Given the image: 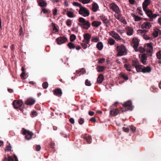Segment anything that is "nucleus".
<instances>
[{"label": "nucleus", "mask_w": 161, "mask_h": 161, "mask_svg": "<svg viewBox=\"0 0 161 161\" xmlns=\"http://www.w3.org/2000/svg\"><path fill=\"white\" fill-rule=\"evenodd\" d=\"M123 130L125 132H128L129 131V129L128 128L125 127H123Z\"/></svg>", "instance_id": "338daca9"}, {"label": "nucleus", "mask_w": 161, "mask_h": 161, "mask_svg": "<svg viewBox=\"0 0 161 161\" xmlns=\"http://www.w3.org/2000/svg\"><path fill=\"white\" fill-rule=\"evenodd\" d=\"M41 149V146L40 145H37L36 147V151H38L40 150Z\"/></svg>", "instance_id": "680f3d73"}, {"label": "nucleus", "mask_w": 161, "mask_h": 161, "mask_svg": "<svg viewBox=\"0 0 161 161\" xmlns=\"http://www.w3.org/2000/svg\"><path fill=\"white\" fill-rule=\"evenodd\" d=\"M73 5L74 6L79 7L80 8V9L82 6L80 3L75 2L73 3Z\"/></svg>", "instance_id": "a18cd8bd"}, {"label": "nucleus", "mask_w": 161, "mask_h": 161, "mask_svg": "<svg viewBox=\"0 0 161 161\" xmlns=\"http://www.w3.org/2000/svg\"><path fill=\"white\" fill-rule=\"evenodd\" d=\"M42 11L44 13H46L48 12V10L45 8H43L42 9Z\"/></svg>", "instance_id": "774afa93"}, {"label": "nucleus", "mask_w": 161, "mask_h": 161, "mask_svg": "<svg viewBox=\"0 0 161 161\" xmlns=\"http://www.w3.org/2000/svg\"><path fill=\"white\" fill-rule=\"evenodd\" d=\"M67 40V39L64 37H59L56 39L58 44H61L65 43Z\"/></svg>", "instance_id": "dca6fc26"}, {"label": "nucleus", "mask_w": 161, "mask_h": 161, "mask_svg": "<svg viewBox=\"0 0 161 161\" xmlns=\"http://www.w3.org/2000/svg\"><path fill=\"white\" fill-rule=\"evenodd\" d=\"M84 139H86L87 142L88 143H90L92 141V139L91 136L88 135L84 136L83 137Z\"/></svg>", "instance_id": "2f4dec72"}, {"label": "nucleus", "mask_w": 161, "mask_h": 161, "mask_svg": "<svg viewBox=\"0 0 161 161\" xmlns=\"http://www.w3.org/2000/svg\"><path fill=\"white\" fill-rule=\"evenodd\" d=\"M137 52H139L141 53H144L145 51V49L142 47H139L138 48L137 47Z\"/></svg>", "instance_id": "ea45409f"}, {"label": "nucleus", "mask_w": 161, "mask_h": 161, "mask_svg": "<svg viewBox=\"0 0 161 161\" xmlns=\"http://www.w3.org/2000/svg\"><path fill=\"white\" fill-rule=\"evenodd\" d=\"M130 128L133 132H134L135 131L136 128L135 127L132 125H131L130 126Z\"/></svg>", "instance_id": "052dcab7"}, {"label": "nucleus", "mask_w": 161, "mask_h": 161, "mask_svg": "<svg viewBox=\"0 0 161 161\" xmlns=\"http://www.w3.org/2000/svg\"><path fill=\"white\" fill-rule=\"evenodd\" d=\"M20 76L23 79H25L27 78L26 74H25V72H22L20 75Z\"/></svg>", "instance_id": "603ef678"}, {"label": "nucleus", "mask_w": 161, "mask_h": 161, "mask_svg": "<svg viewBox=\"0 0 161 161\" xmlns=\"http://www.w3.org/2000/svg\"><path fill=\"white\" fill-rule=\"evenodd\" d=\"M68 46L70 49H74L75 47L74 44L71 42H69L68 44Z\"/></svg>", "instance_id": "58836bf2"}, {"label": "nucleus", "mask_w": 161, "mask_h": 161, "mask_svg": "<svg viewBox=\"0 0 161 161\" xmlns=\"http://www.w3.org/2000/svg\"><path fill=\"white\" fill-rule=\"evenodd\" d=\"M119 111L118 108H111L110 111V114L113 116H115L119 113Z\"/></svg>", "instance_id": "6ab92c4d"}, {"label": "nucleus", "mask_w": 161, "mask_h": 161, "mask_svg": "<svg viewBox=\"0 0 161 161\" xmlns=\"http://www.w3.org/2000/svg\"><path fill=\"white\" fill-rule=\"evenodd\" d=\"M38 5L41 7H45L47 6V3L44 0H37Z\"/></svg>", "instance_id": "4be33fe9"}, {"label": "nucleus", "mask_w": 161, "mask_h": 161, "mask_svg": "<svg viewBox=\"0 0 161 161\" xmlns=\"http://www.w3.org/2000/svg\"><path fill=\"white\" fill-rule=\"evenodd\" d=\"M100 18L106 27H108L109 25L110 19H108L107 17L102 15L100 16Z\"/></svg>", "instance_id": "9b49d317"}, {"label": "nucleus", "mask_w": 161, "mask_h": 161, "mask_svg": "<svg viewBox=\"0 0 161 161\" xmlns=\"http://www.w3.org/2000/svg\"><path fill=\"white\" fill-rule=\"evenodd\" d=\"M91 41L92 42L96 43L99 41V38L98 37L92 36L91 38Z\"/></svg>", "instance_id": "72a5a7b5"}, {"label": "nucleus", "mask_w": 161, "mask_h": 161, "mask_svg": "<svg viewBox=\"0 0 161 161\" xmlns=\"http://www.w3.org/2000/svg\"><path fill=\"white\" fill-rule=\"evenodd\" d=\"M114 16L118 20L120 19L122 17V15L120 13V12H118V13H116V14L114 15Z\"/></svg>", "instance_id": "c9c22d12"}, {"label": "nucleus", "mask_w": 161, "mask_h": 161, "mask_svg": "<svg viewBox=\"0 0 161 161\" xmlns=\"http://www.w3.org/2000/svg\"><path fill=\"white\" fill-rule=\"evenodd\" d=\"M108 43L110 45H114L115 42V41L114 39L112 38H109L108 40Z\"/></svg>", "instance_id": "473e14b6"}, {"label": "nucleus", "mask_w": 161, "mask_h": 161, "mask_svg": "<svg viewBox=\"0 0 161 161\" xmlns=\"http://www.w3.org/2000/svg\"><path fill=\"white\" fill-rule=\"evenodd\" d=\"M105 61V59L104 58H102L100 59L99 61H98V63H103Z\"/></svg>", "instance_id": "e2e57ef3"}, {"label": "nucleus", "mask_w": 161, "mask_h": 161, "mask_svg": "<svg viewBox=\"0 0 161 161\" xmlns=\"http://www.w3.org/2000/svg\"><path fill=\"white\" fill-rule=\"evenodd\" d=\"M110 36L114 38L116 41H118L121 40V38L119 35L115 31H112L108 32Z\"/></svg>", "instance_id": "f8f14e48"}, {"label": "nucleus", "mask_w": 161, "mask_h": 161, "mask_svg": "<svg viewBox=\"0 0 161 161\" xmlns=\"http://www.w3.org/2000/svg\"><path fill=\"white\" fill-rule=\"evenodd\" d=\"M119 20H120L124 24L126 25L127 24V22H126V20L123 17L121 18L120 19H119Z\"/></svg>", "instance_id": "8fccbe9b"}, {"label": "nucleus", "mask_w": 161, "mask_h": 161, "mask_svg": "<svg viewBox=\"0 0 161 161\" xmlns=\"http://www.w3.org/2000/svg\"><path fill=\"white\" fill-rule=\"evenodd\" d=\"M126 31V34L128 36H131L133 34V29L130 27H127L125 28Z\"/></svg>", "instance_id": "5701e85b"}, {"label": "nucleus", "mask_w": 161, "mask_h": 161, "mask_svg": "<svg viewBox=\"0 0 161 161\" xmlns=\"http://www.w3.org/2000/svg\"><path fill=\"white\" fill-rule=\"evenodd\" d=\"M54 94L60 97L62 94V90L60 89H57L54 91Z\"/></svg>", "instance_id": "393cba45"}, {"label": "nucleus", "mask_w": 161, "mask_h": 161, "mask_svg": "<svg viewBox=\"0 0 161 161\" xmlns=\"http://www.w3.org/2000/svg\"><path fill=\"white\" fill-rule=\"evenodd\" d=\"M161 33V31L158 29H155L153 33V35L154 37H156L158 36V34Z\"/></svg>", "instance_id": "c85d7f7f"}, {"label": "nucleus", "mask_w": 161, "mask_h": 161, "mask_svg": "<svg viewBox=\"0 0 161 161\" xmlns=\"http://www.w3.org/2000/svg\"><path fill=\"white\" fill-rule=\"evenodd\" d=\"M147 16L151 19H153L155 18L157 16L159 15V14H153L152 11L148 8L143 10Z\"/></svg>", "instance_id": "0eeeda50"}, {"label": "nucleus", "mask_w": 161, "mask_h": 161, "mask_svg": "<svg viewBox=\"0 0 161 161\" xmlns=\"http://www.w3.org/2000/svg\"><path fill=\"white\" fill-rule=\"evenodd\" d=\"M87 44L85 42L81 43V45L82 48L85 49L87 47Z\"/></svg>", "instance_id": "3c124183"}, {"label": "nucleus", "mask_w": 161, "mask_h": 161, "mask_svg": "<svg viewBox=\"0 0 161 161\" xmlns=\"http://www.w3.org/2000/svg\"><path fill=\"white\" fill-rule=\"evenodd\" d=\"M137 11L138 13L141 15H142L143 13L142 11V8L140 7H138L137 8Z\"/></svg>", "instance_id": "de8ad7c7"}, {"label": "nucleus", "mask_w": 161, "mask_h": 161, "mask_svg": "<svg viewBox=\"0 0 161 161\" xmlns=\"http://www.w3.org/2000/svg\"><path fill=\"white\" fill-rule=\"evenodd\" d=\"M124 67L127 71H131L130 68L132 67V66L130 64H125L124 65Z\"/></svg>", "instance_id": "e433bc0d"}, {"label": "nucleus", "mask_w": 161, "mask_h": 161, "mask_svg": "<svg viewBox=\"0 0 161 161\" xmlns=\"http://www.w3.org/2000/svg\"><path fill=\"white\" fill-rule=\"evenodd\" d=\"M53 31H54L55 32H58V30L57 29V27H56L54 24H53Z\"/></svg>", "instance_id": "5fc2aeb1"}, {"label": "nucleus", "mask_w": 161, "mask_h": 161, "mask_svg": "<svg viewBox=\"0 0 161 161\" xmlns=\"http://www.w3.org/2000/svg\"><path fill=\"white\" fill-rule=\"evenodd\" d=\"M143 67L142 72L143 73H149L151 72L152 69L150 66H147L145 67L144 66Z\"/></svg>", "instance_id": "b1692460"}, {"label": "nucleus", "mask_w": 161, "mask_h": 161, "mask_svg": "<svg viewBox=\"0 0 161 161\" xmlns=\"http://www.w3.org/2000/svg\"><path fill=\"white\" fill-rule=\"evenodd\" d=\"M79 13L80 14L85 17L88 16L90 14L89 10L83 6L81 7L80 9Z\"/></svg>", "instance_id": "39448f33"}, {"label": "nucleus", "mask_w": 161, "mask_h": 161, "mask_svg": "<svg viewBox=\"0 0 161 161\" xmlns=\"http://www.w3.org/2000/svg\"><path fill=\"white\" fill-rule=\"evenodd\" d=\"M110 8L115 13L120 12L119 7L114 3H112L110 4Z\"/></svg>", "instance_id": "ddd939ff"}, {"label": "nucleus", "mask_w": 161, "mask_h": 161, "mask_svg": "<svg viewBox=\"0 0 161 161\" xmlns=\"http://www.w3.org/2000/svg\"><path fill=\"white\" fill-rule=\"evenodd\" d=\"M99 8V7L97 3L93 2L92 4V10L94 12H96Z\"/></svg>", "instance_id": "aec40b11"}, {"label": "nucleus", "mask_w": 161, "mask_h": 161, "mask_svg": "<svg viewBox=\"0 0 161 161\" xmlns=\"http://www.w3.org/2000/svg\"><path fill=\"white\" fill-rule=\"evenodd\" d=\"M156 88L154 86H152L151 88V90L152 91H156Z\"/></svg>", "instance_id": "69168bd1"}, {"label": "nucleus", "mask_w": 161, "mask_h": 161, "mask_svg": "<svg viewBox=\"0 0 161 161\" xmlns=\"http://www.w3.org/2000/svg\"><path fill=\"white\" fill-rule=\"evenodd\" d=\"M48 86V83L47 82H45L43 83L42 86L43 88L44 89H47Z\"/></svg>", "instance_id": "49530a36"}, {"label": "nucleus", "mask_w": 161, "mask_h": 161, "mask_svg": "<svg viewBox=\"0 0 161 161\" xmlns=\"http://www.w3.org/2000/svg\"><path fill=\"white\" fill-rule=\"evenodd\" d=\"M153 43L150 42L145 45V48L146 52L147 53H151L153 51Z\"/></svg>", "instance_id": "2eb2a0df"}, {"label": "nucleus", "mask_w": 161, "mask_h": 161, "mask_svg": "<svg viewBox=\"0 0 161 161\" xmlns=\"http://www.w3.org/2000/svg\"><path fill=\"white\" fill-rule=\"evenodd\" d=\"M19 35L21 36L23 35V28L21 26H20V28L19 31Z\"/></svg>", "instance_id": "bf43d9fd"}, {"label": "nucleus", "mask_w": 161, "mask_h": 161, "mask_svg": "<svg viewBox=\"0 0 161 161\" xmlns=\"http://www.w3.org/2000/svg\"><path fill=\"white\" fill-rule=\"evenodd\" d=\"M104 79V76L102 74H100L97 79V82L99 84L102 83Z\"/></svg>", "instance_id": "cd10ccee"}, {"label": "nucleus", "mask_w": 161, "mask_h": 161, "mask_svg": "<svg viewBox=\"0 0 161 161\" xmlns=\"http://www.w3.org/2000/svg\"><path fill=\"white\" fill-rule=\"evenodd\" d=\"M150 3V0H144L142 3V8L143 10L148 9V6Z\"/></svg>", "instance_id": "a211bd4d"}, {"label": "nucleus", "mask_w": 161, "mask_h": 161, "mask_svg": "<svg viewBox=\"0 0 161 161\" xmlns=\"http://www.w3.org/2000/svg\"><path fill=\"white\" fill-rule=\"evenodd\" d=\"M23 102L21 100H14L13 102V105L15 109L20 107L23 104Z\"/></svg>", "instance_id": "4468645a"}, {"label": "nucleus", "mask_w": 161, "mask_h": 161, "mask_svg": "<svg viewBox=\"0 0 161 161\" xmlns=\"http://www.w3.org/2000/svg\"><path fill=\"white\" fill-rule=\"evenodd\" d=\"M120 76L124 78L125 80H128L129 78L128 75L125 73H120Z\"/></svg>", "instance_id": "4c0bfd02"}, {"label": "nucleus", "mask_w": 161, "mask_h": 161, "mask_svg": "<svg viewBox=\"0 0 161 161\" xmlns=\"http://www.w3.org/2000/svg\"><path fill=\"white\" fill-rule=\"evenodd\" d=\"M86 71V70L83 68L81 69H80L79 70H77L76 71V72L77 73H79L80 72H82V73L83 74H84V73H85Z\"/></svg>", "instance_id": "864d4df0"}, {"label": "nucleus", "mask_w": 161, "mask_h": 161, "mask_svg": "<svg viewBox=\"0 0 161 161\" xmlns=\"http://www.w3.org/2000/svg\"><path fill=\"white\" fill-rule=\"evenodd\" d=\"M78 1L83 4L88 3L90 1V0H78Z\"/></svg>", "instance_id": "c03bdc74"}, {"label": "nucleus", "mask_w": 161, "mask_h": 161, "mask_svg": "<svg viewBox=\"0 0 161 161\" xmlns=\"http://www.w3.org/2000/svg\"><path fill=\"white\" fill-rule=\"evenodd\" d=\"M124 108H121V110L122 112L128 110H132L133 108V107L132 105V103L131 101H128L123 104Z\"/></svg>", "instance_id": "20e7f679"}, {"label": "nucleus", "mask_w": 161, "mask_h": 161, "mask_svg": "<svg viewBox=\"0 0 161 161\" xmlns=\"http://www.w3.org/2000/svg\"><path fill=\"white\" fill-rule=\"evenodd\" d=\"M83 36L84 39L82 40V42L88 44V47H89L90 46V44H89L90 39L91 37V35L88 33H86L83 35Z\"/></svg>", "instance_id": "9d476101"}, {"label": "nucleus", "mask_w": 161, "mask_h": 161, "mask_svg": "<svg viewBox=\"0 0 161 161\" xmlns=\"http://www.w3.org/2000/svg\"><path fill=\"white\" fill-rule=\"evenodd\" d=\"M84 122L83 120L81 119H80L79 120V123L80 125L82 124Z\"/></svg>", "instance_id": "0e129e2a"}, {"label": "nucleus", "mask_w": 161, "mask_h": 161, "mask_svg": "<svg viewBox=\"0 0 161 161\" xmlns=\"http://www.w3.org/2000/svg\"><path fill=\"white\" fill-rule=\"evenodd\" d=\"M157 58L158 59H161V51H159L156 53Z\"/></svg>", "instance_id": "09e8293b"}, {"label": "nucleus", "mask_w": 161, "mask_h": 161, "mask_svg": "<svg viewBox=\"0 0 161 161\" xmlns=\"http://www.w3.org/2000/svg\"><path fill=\"white\" fill-rule=\"evenodd\" d=\"M102 24L101 21H94L92 23V25L94 27H98Z\"/></svg>", "instance_id": "c756f323"}, {"label": "nucleus", "mask_w": 161, "mask_h": 161, "mask_svg": "<svg viewBox=\"0 0 161 161\" xmlns=\"http://www.w3.org/2000/svg\"><path fill=\"white\" fill-rule=\"evenodd\" d=\"M57 9L56 8H55L53 9V14L54 16H56L57 14Z\"/></svg>", "instance_id": "13d9d810"}, {"label": "nucleus", "mask_w": 161, "mask_h": 161, "mask_svg": "<svg viewBox=\"0 0 161 161\" xmlns=\"http://www.w3.org/2000/svg\"><path fill=\"white\" fill-rule=\"evenodd\" d=\"M35 99L32 98H29L27 99L25 102L26 104L27 105H32L35 103Z\"/></svg>", "instance_id": "412c9836"}, {"label": "nucleus", "mask_w": 161, "mask_h": 161, "mask_svg": "<svg viewBox=\"0 0 161 161\" xmlns=\"http://www.w3.org/2000/svg\"><path fill=\"white\" fill-rule=\"evenodd\" d=\"M139 57L141 62L143 64L146 65L147 64V57L146 54H140L139 55Z\"/></svg>", "instance_id": "6e6552de"}, {"label": "nucleus", "mask_w": 161, "mask_h": 161, "mask_svg": "<svg viewBox=\"0 0 161 161\" xmlns=\"http://www.w3.org/2000/svg\"><path fill=\"white\" fill-rule=\"evenodd\" d=\"M139 45V42L138 39L136 37L133 38L131 41V45L136 52H137V47H138Z\"/></svg>", "instance_id": "1a4fd4ad"}, {"label": "nucleus", "mask_w": 161, "mask_h": 161, "mask_svg": "<svg viewBox=\"0 0 161 161\" xmlns=\"http://www.w3.org/2000/svg\"><path fill=\"white\" fill-rule=\"evenodd\" d=\"M132 64V66L135 68L137 72H142L144 66L140 64L137 60H133Z\"/></svg>", "instance_id": "7ed1b4c3"}, {"label": "nucleus", "mask_w": 161, "mask_h": 161, "mask_svg": "<svg viewBox=\"0 0 161 161\" xmlns=\"http://www.w3.org/2000/svg\"><path fill=\"white\" fill-rule=\"evenodd\" d=\"M75 10L73 11H67V15L68 17L70 18H73L75 17L74 14Z\"/></svg>", "instance_id": "bb28decb"}, {"label": "nucleus", "mask_w": 161, "mask_h": 161, "mask_svg": "<svg viewBox=\"0 0 161 161\" xmlns=\"http://www.w3.org/2000/svg\"><path fill=\"white\" fill-rule=\"evenodd\" d=\"M152 27L150 22H146L141 25V27L142 29H149Z\"/></svg>", "instance_id": "f3484780"}, {"label": "nucleus", "mask_w": 161, "mask_h": 161, "mask_svg": "<svg viewBox=\"0 0 161 161\" xmlns=\"http://www.w3.org/2000/svg\"><path fill=\"white\" fill-rule=\"evenodd\" d=\"M11 147L10 144H8L6 146V148L5 149V151L8 152L11 151Z\"/></svg>", "instance_id": "79ce46f5"}, {"label": "nucleus", "mask_w": 161, "mask_h": 161, "mask_svg": "<svg viewBox=\"0 0 161 161\" xmlns=\"http://www.w3.org/2000/svg\"><path fill=\"white\" fill-rule=\"evenodd\" d=\"M22 133L25 135L26 139L29 140L32 138L33 134L32 132L27 130L24 128L22 129Z\"/></svg>", "instance_id": "423d86ee"}, {"label": "nucleus", "mask_w": 161, "mask_h": 161, "mask_svg": "<svg viewBox=\"0 0 161 161\" xmlns=\"http://www.w3.org/2000/svg\"><path fill=\"white\" fill-rule=\"evenodd\" d=\"M131 16L134 18L135 21H139L142 19V18L136 15L134 13H131Z\"/></svg>", "instance_id": "7c9ffc66"}, {"label": "nucleus", "mask_w": 161, "mask_h": 161, "mask_svg": "<svg viewBox=\"0 0 161 161\" xmlns=\"http://www.w3.org/2000/svg\"><path fill=\"white\" fill-rule=\"evenodd\" d=\"M103 45L101 42H99L96 45L97 48L100 51L102 50L103 49Z\"/></svg>", "instance_id": "a878e982"}, {"label": "nucleus", "mask_w": 161, "mask_h": 161, "mask_svg": "<svg viewBox=\"0 0 161 161\" xmlns=\"http://www.w3.org/2000/svg\"><path fill=\"white\" fill-rule=\"evenodd\" d=\"M117 50L118 52L117 56H122L125 55L127 53V51L125 46L122 45L117 46Z\"/></svg>", "instance_id": "f03ea898"}, {"label": "nucleus", "mask_w": 161, "mask_h": 161, "mask_svg": "<svg viewBox=\"0 0 161 161\" xmlns=\"http://www.w3.org/2000/svg\"><path fill=\"white\" fill-rule=\"evenodd\" d=\"M78 20L79 23L78 25L85 30H88L91 26V24L89 21L86 20L82 17H79Z\"/></svg>", "instance_id": "f257e3e1"}, {"label": "nucleus", "mask_w": 161, "mask_h": 161, "mask_svg": "<svg viewBox=\"0 0 161 161\" xmlns=\"http://www.w3.org/2000/svg\"><path fill=\"white\" fill-rule=\"evenodd\" d=\"M72 21L71 19H68L66 21V24L68 26L70 27L72 25Z\"/></svg>", "instance_id": "37998d69"}, {"label": "nucleus", "mask_w": 161, "mask_h": 161, "mask_svg": "<svg viewBox=\"0 0 161 161\" xmlns=\"http://www.w3.org/2000/svg\"><path fill=\"white\" fill-rule=\"evenodd\" d=\"M106 68L105 66H97V69L98 72H102Z\"/></svg>", "instance_id": "f704fd0d"}, {"label": "nucleus", "mask_w": 161, "mask_h": 161, "mask_svg": "<svg viewBox=\"0 0 161 161\" xmlns=\"http://www.w3.org/2000/svg\"><path fill=\"white\" fill-rule=\"evenodd\" d=\"M85 84V85L87 86H90L91 85V84L90 83V81H89L88 79H86V80Z\"/></svg>", "instance_id": "6e6d98bb"}, {"label": "nucleus", "mask_w": 161, "mask_h": 161, "mask_svg": "<svg viewBox=\"0 0 161 161\" xmlns=\"http://www.w3.org/2000/svg\"><path fill=\"white\" fill-rule=\"evenodd\" d=\"M143 37L146 40H149L151 38L150 37H149L147 35L145 34H144L143 35Z\"/></svg>", "instance_id": "4d7b16f0"}, {"label": "nucleus", "mask_w": 161, "mask_h": 161, "mask_svg": "<svg viewBox=\"0 0 161 161\" xmlns=\"http://www.w3.org/2000/svg\"><path fill=\"white\" fill-rule=\"evenodd\" d=\"M76 38V36L74 34H72L70 36V41L72 42L74 41Z\"/></svg>", "instance_id": "a19ab883"}]
</instances>
